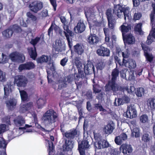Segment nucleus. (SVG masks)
Listing matches in <instances>:
<instances>
[{"label": "nucleus", "instance_id": "39448f33", "mask_svg": "<svg viewBox=\"0 0 155 155\" xmlns=\"http://www.w3.org/2000/svg\"><path fill=\"white\" fill-rule=\"evenodd\" d=\"M27 83V79L23 75H17L15 78L14 83L18 87H25Z\"/></svg>", "mask_w": 155, "mask_h": 155}, {"label": "nucleus", "instance_id": "f257e3e1", "mask_svg": "<svg viewBox=\"0 0 155 155\" xmlns=\"http://www.w3.org/2000/svg\"><path fill=\"white\" fill-rule=\"evenodd\" d=\"M57 117V114L52 110H47L43 115L42 119L43 123L46 127H50L51 125L56 121Z\"/></svg>", "mask_w": 155, "mask_h": 155}, {"label": "nucleus", "instance_id": "c9c22d12", "mask_svg": "<svg viewBox=\"0 0 155 155\" xmlns=\"http://www.w3.org/2000/svg\"><path fill=\"white\" fill-rule=\"evenodd\" d=\"M8 60V57L3 53H0V63L4 64L7 62Z\"/></svg>", "mask_w": 155, "mask_h": 155}, {"label": "nucleus", "instance_id": "e2e57ef3", "mask_svg": "<svg viewBox=\"0 0 155 155\" xmlns=\"http://www.w3.org/2000/svg\"><path fill=\"white\" fill-rule=\"evenodd\" d=\"M25 21H26L27 20H25L22 18H21L20 19V24L23 27H26L27 26V24Z\"/></svg>", "mask_w": 155, "mask_h": 155}, {"label": "nucleus", "instance_id": "864d4df0", "mask_svg": "<svg viewBox=\"0 0 155 155\" xmlns=\"http://www.w3.org/2000/svg\"><path fill=\"white\" fill-rule=\"evenodd\" d=\"M121 98L117 99L115 98L114 102V104L116 106H119L121 104H123Z\"/></svg>", "mask_w": 155, "mask_h": 155}, {"label": "nucleus", "instance_id": "9d476101", "mask_svg": "<svg viewBox=\"0 0 155 155\" xmlns=\"http://www.w3.org/2000/svg\"><path fill=\"white\" fill-rule=\"evenodd\" d=\"M85 29V26L82 20L79 21L74 28V31L76 33H81Z\"/></svg>", "mask_w": 155, "mask_h": 155}, {"label": "nucleus", "instance_id": "09e8293b", "mask_svg": "<svg viewBox=\"0 0 155 155\" xmlns=\"http://www.w3.org/2000/svg\"><path fill=\"white\" fill-rule=\"evenodd\" d=\"M112 12V11L111 9H109L107 10L106 12V15L108 20L114 19Z\"/></svg>", "mask_w": 155, "mask_h": 155}, {"label": "nucleus", "instance_id": "f3484780", "mask_svg": "<svg viewBox=\"0 0 155 155\" xmlns=\"http://www.w3.org/2000/svg\"><path fill=\"white\" fill-rule=\"evenodd\" d=\"M35 67V65L33 63L29 62L20 65L18 69L20 71H21L23 70H30L33 69Z\"/></svg>", "mask_w": 155, "mask_h": 155}, {"label": "nucleus", "instance_id": "423d86ee", "mask_svg": "<svg viewBox=\"0 0 155 155\" xmlns=\"http://www.w3.org/2000/svg\"><path fill=\"white\" fill-rule=\"evenodd\" d=\"M124 115L127 118L132 119L137 116V113L135 107L132 105H130L127 107V110Z\"/></svg>", "mask_w": 155, "mask_h": 155}, {"label": "nucleus", "instance_id": "69168bd1", "mask_svg": "<svg viewBox=\"0 0 155 155\" xmlns=\"http://www.w3.org/2000/svg\"><path fill=\"white\" fill-rule=\"evenodd\" d=\"M54 25L52 24L48 30V33L49 36H52L53 35V31L54 28Z\"/></svg>", "mask_w": 155, "mask_h": 155}, {"label": "nucleus", "instance_id": "e433bc0d", "mask_svg": "<svg viewBox=\"0 0 155 155\" xmlns=\"http://www.w3.org/2000/svg\"><path fill=\"white\" fill-rule=\"evenodd\" d=\"M29 53L31 57L35 60L37 56L35 48H29Z\"/></svg>", "mask_w": 155, "mask_h": 155}, {"label": "nucleus", "instance_id": "5701e85b", "mask_svg": "<svg viewBox=\"0 0 155 155\" xmlns=\"http://www.w3.org/2000/svg\"><path fill=\"white\" fill-rule=\"evenodd\" d=\"M78 135V133L75 130H72L66 132L64 134L65 137L68 138H74Z\"/></svg>", "mask_w": 155, "mask_h": 155}, {"label": "nucleus", "instance_id": "412c9836", "mask_svg": "<svg viewBox=\"0 0 155 155\" xmlns=\"http://www.w3.org/2000/svg\"><path fill=\"white\" fill-rule=\"evenodd\" d=\"M32 106V103H29L25 104H21V106L19 111L21 113H25L27 111L29 110Z\"/></svg>", "mask_w": 155, "mask_h": 155}, {"label": "nucleus", "instance_id": "c85d7f7f", "mask_svg": "<svg viewBox=\"0 0 155 155\" xmlns=\"http://www.w3.org/2000/svg\"><path fill=\"white\" fill-rule=\"evenodd\" d=\"M17 103V101L15 99H12L6 103L8 107L10 110H12L15 106Z\"/></svg>", "mask_w": 155, "mask_h": 155}, {"label": "nucleus", "instance_id": "a19ab883", "mask_svg": "<svg viewBox=\"0 0 155 155\" xmlns=\"http://www.w3.org/2000/svg\"><path fill=\"white\" fill-rule=\"evenodd\" d=\"M12 85L7 84L4 87V90L5 92V96H7L10 92L12 91V88L13 87Z\"/></svg>", "mask_w": 155, "mask_h": 155}, {"label": "nucleus", "instance_id": "37998d69", "mask_svg": "<svg viewBox=\"0 0 155 155\" xmlns=\"http://www.w3.org/2000/svg\"><path fill=\"white\" fill-rule=\"evenodd\" d=\"M140 122L142 123H145L148 121V118L146 114H143L140 117Z\"/></svg>", "mask_w": 155, "mask_h": 155}, {"label": "nucleus", "instance_id": "ddd939ff", "mask_svg": "<svg viewBox=\"0 0 155 155\" xmlns=\"http://www.w3.org/2000/svg\"><path fill=\"white\" fill-rule=\"evenodd\" d=\"M142 46L144 51V54L146 59L150 62H151L153 58V57L152 55L150 52V49L147 46H143L142 45Z\"/></svg>", "mask_w": 155, "mask_h": 155}, {"label": "nucleus", "instance_id": "72a5a7b5", "mask_svg": "<svg viewBox=\"0 0 155 155\" xmlns=\"http://www.w3.org/2000/svg\"><path fill=\"white\" fill-rule=\"evenodd\" d=\"M49 58L47 56L43 55L41 57L38 58L36 60L38 63H42L47 62L48 61Z\"/></svg>", "mask_w": 155, "mask_h": 155}, {"label": "nucleus", "instance_id": "58836bf2", "mask_svg": "<svg viewBox=\"0 0 155 155\" xmlns=\"http://www.w3.org/2000/svg\"><path fill=\"white\" fill-rule=\"evenodd\" d=\"M132 135L133 137H138L140 136V129L137 127L134 128L132 130Z\"/></svg>", "mask_w": 155, "mask_h": 155}, {"label": "nucleus", "instance_id": "7c9ffc66", "mask_svg": "<svg viewBox=\"0 0 155 155\" xmlns=\"http://www.w3.org/2000/svg\"><path fill=\"white\" fill-rule=\"evenodd\" d=\"M75 64L78 69V71L79 73L81 74L83 73V72L81 70L82 68V64L80 62L79 58H76L75 59Z\"/></svg>", "mask_w": 155, "mask_h": 155}, {"label": "nucleus", "instance_id": "774afa93", "mask_svg": "<svg viewBox=\"0 0 155 155\" xmlns=\"http://www.w3.org/2000/svg\"><path fill=\"white\" fill-rule=\"evenodd\" d=\"M142 16L141 14L140 13H135L134 15V19L135 20H139Z\"/></svg>", "mask_w": 155, "mask_h": 155}, {"label": "nucleus", "instance_id": "a211bd4d", "mask_svg": "<svg viewBox=\"0 0 155 155\" xmlns=\"http://www.w3.org/2000/svg\"><path fill=\"white\" fill-rule=\"evenodd\" d=\"M121 152L124 153V155H127V152L128 153H130L132 151V149L131 146L130 145L123 144L121 145L120 148Z\"/></svg>", "mask_w": 155, "mask_h": 155}, {"label": "nucleus", "instance_id": "4d7b16f0", "mask_svg": "<svg viewBox=\"0 0 155 155\" xmlns=\"http://www.w3.org/2000/svg\"><path fill=\"white\" fill-rule=\"evenodd\" d=\"M27 15L33 21H35L37 20V17L30 12L27 13Z\"/></svg>", "mask_w": 155, "mask_h": 155}, {"label": "nucleus", "instance_id": "6ab92c4d", "mask_svg": "<svg viewBox=\"0 0 155 155\" xmlns=\"http://www.w3.org/2000/svg\"><path fill=\"white\" fill-rule=\"evenodd\" d=\"M121 77L127 79L128 77L130 79H132L134 77V71H130L129 74H128V72L126 69H124L122 70L120 72Z\"/></svg>", "mask_w": 155, "mask_h": 155}, {"label": "nucleus", "instance_id": "4c0bfd02", "mask_svg": "<svg viewBox=\"0 0 155 155\" xmlns=\"http://www.w3.org/2000/svg\"><path fill=\"white\" fill-rule=\"evenodd\" d=\"M147 105L149 108L153 110L155 109V99H151L149 100Z\"/></svg>", "mask_w": 155, "mask_h": 155}, {"label": "nucleus", "instance_id": "603ef678", "mask_svg": "<svg viewBox=\"0 0 155 155\" xmlns=\"http://www.w3.org/2000/svg\"><path fill=\"white\" fill-rule=\"evenodd\" d=\"M7 144L4 139L2 137H0V147L5 148Z\"/></svg>", "mask_w": 155, "mask_h": 155}, {"label": "nucleus", "instance_id": "f704fd0d", "mask_svg": "<svg viewBox=\"0 0 155 155\" xmlns=\"http://www.w3.org/2000/svg\"><path fill=\"white\" fill-rule=\"evenodd\" d=\"M12 30L10 29H8L5 30L2 32L3 36L6 38H8L11 37L12 35Z\"/></svg>", "mask_w": 155, "mask_h": 155}, {"label": "nucleus", "instance_id": "4468645a", "mask_svg": "<svg viewBox=\"0 0 155 155\" xmlns=\"http://www.w3.org/2000/svg\"><path fill=\"white\" fill-rule=\"evenodd\" d=\"M114 129V125L113 122L110 123L104 126L103 131L106 134H109L112 133Z\"/></svg>", "mask_w": 155, "mask_h": 155}, {"label": "nucleus", "instance_id": "c756f323", "mask_svg": "<svg viewBox=\"0 0 155 155\" xmlns=\"http://www.w3.org/2000/svg\"><path fill=\"white\" fill-rule=\"evenodd\" d=\"M14 122L15 125L19 126L23 125L25 123L24 119L21 117H19L16 119L14 120Z\"/></svg>", "mask_w": 155, "mask_h": 155}, {"label": "nucleus", "instance_id": "a18cd8bd", "mask_svg": "<svg viewBox=\"0 0 155 155\" xmlns=\"http://www.w3.org/2000/svg\"><path fill=\"white\" fill-rule=\"evenodd\" d=\"M64 32V35H65V36L67 38V41L68 42V45L70 48V50H71V57L73 56V55L72 54V51L71 49V48H72V42L70 41V38H69V36L68 35V34H66L65 31Z\"/></svg>", "mask_w": 155, "mask_h": 155}, {"label": "nucleus", "instance_id": "aec40b11", "mask_svg": "<svg viewBox=\"0 0 155 155\" xmlns=\"http://www.w3.org/2000/svg\"><path fill=\"white\" fill-rule=\"evenodd\" d=\"M25 127H20L19 129H14L12 131H9L8 133V137L11 139H12L14 137L18 136L21 134L19 133L20 129H24Z\"/></svg>", "mask_w": 155, "mask_h": 155}, {"label": "nucleus", "instance_id": "bf43d9fd", "mask_svg": "<svg viewBox=\"0 0 155 155\" xmlns=\"http://www.w3.org/2000/svg\"><path fill=\"white\" fill-rule=\"evenodd\" d=\"M5 80V73L0 70V81H4Z\"/></svg>", "mask_w": 155, "mask_h": 155}, {"label": "nucleus", "instance_id": "4be33fe9", "mask_svg": "<svg viewBox=\"0 0 155 155\" xmlns=\"http://www.w3.org/2000/svg\"><path fill=\"white\" fill-rule=\"evenodd\" d=\"M74 50L78 55H81L84 52V46L81 44H77L74 46Z\"/></svg>", "mask_w": 155, "mask_h": 155}, {"label": "nucleus", "instance_id": "9b49d317", "mask_svg": "<svg viewBox=\"0 0 155 155\" xmlns=\"http://www.w3.org/2000/svg\"><path fill=\"white\" fill-rule=\"evenodd\" d=\"M97 53L100 56H109L110 54V51L107 48L101 46L97 51Z\"/></svg>", "mask_w": 155, "mask_h": 155}, {"label": "nucleus", "instance_id": "473e14b6", "mask_svg": "<svg viewBox=\"0 0 155 155\" xmlns=\"http://www.w3.org/2000/svg\"><path fill=\"white\" fill-rule=\"evenodd\" d=\"M89 146L88 142L87 140H84L82 141L80 143H79L78 148H83L85 149L88 148Z\"/></svg>", "mask_w": 155, "mask_h": 155}, {"label": "nucleus", "instance_id": "f03ea898", "mask_svg": "<svg viewBox=\"0 0 155 155\" xmlns=\"http://www.w3.org/2000/svg\"><path fill=\"white\" fill-rule=\"evenodd\" d=\"M130 8L128 7H125L118 4L115 6L114 9V12L119 18H120L124 15V18L126 21L130 20L131 19V16L129 12Z\"/></svg>", "mask_w": 155, "mask_h": 155}, {"label": "nucleus", "instance_id": "f8f14e48", "mask_svg": "<svg viewBox=\"0 0 155 155\" xmlns=\"http://www.w3.org/2000/svg\"><path fill=\"white\" fill-rule=\"evenodd\" d=\"M123 40L124 43L128 44H133L135 41V38L131 34H129L123 36Z\"/></svg>", "mask_w": 155, "mask_h": 155}, {"label": "nucleus", "instance_id": "13d9d810", "mask_svg": "<svg viewBox=\"0 0 155 155\" xmlns=\"http://www.w3.org/2000/svg\"><path fill=\"white\" fill-rule=\"evenodd\" d=\"M114 141L117 144L120 145L121 144L123 141L122 140L121 137L119 136L115 137Z\"/></svg>", "mask_w": 155, "mask_h": 155}, {"label": "nucleus", "instance_id": "8fccbe9b", "mask_svg": "<svg viewBox=\"0 0 155 155\" xmlns=\"http://www.w3.org/2000/svg\"><path fill=\"white\" fill-rule=\"evenodd\" d=\"M142 140L145 142H149L150 140V137L147 134H145L142 137Z\"/></svg>", "mask_w": 155, "mask_h": 155}, {"label": "nucleus", "instance_id": "bb28decb", "mask_svg": "<svg viewBox=\"0 0 155 155\" xmlns=\"http://www.w3.org/2000/svg\"><path fill=\"white\" fill-rule=\"evenodd\" d=\"M73 148V143L70 141H66L65 144L63 146V149L65 151H70Z\"/></svg>", "mask_w": 155, "mask_h": 155}, {"label": "nucleus", "instance_id": "5fc2aeb1", "mask_svg": "<svg viewBox=\"0 0 155 155\" xmlns=\"http://www.w3.org/2000/svg\"><path fill=\"white\" fill-rule=\"evenodd\" d=\"M95 107L96 109L99 110L100 111H102L104 112H106V110L104 109L101 104H96L95 105Z\"/></svg>", "mask_w": 155, "mask_h": 155}, {"label": "nucleus", "instance_id": "ea45409f", "mask_svg": "<svg viewBox=\"0 0 155 155\" xmlns=\"http://www.w3.org/2000/svg\"><path fill=\"white\" fill-rule=\"evenodd\" d=\"M19 92L22 101H26L28 98V95L25 91L24 90H20Z\"/></svg>", "mask_w": 155, "mask_h": 155}, {"label": "nucleus", "instance_id": "79ce46f5", "mask_svg": "<svg viewBox=\"0 0 155 155\" xmlns=\"http://www.w3.org/2000/svg\"><path fill=\"white\" fill-rule=\"evenodd\" d=\"M144 90L142 87L137 88L136 91L135 92V94L138 97H141L144 94Z\"/></svg>", "mask_w": 155, "mask_h": 155}, {"label": "nucleus", "instance_id": "a878e982", "mask_svg": "<svg viewBox=\"0 0 155 155\" xmlns=\"http://www.w3.org/2000/svg\"><path fill=\"white\" fill-rule=\"evenodd\" d=\"M121 88L120 90L118 89L117 91L119 90H123V91H127V93L130 94L134 95L135 93V88L133 86H130L129 87H125L122 88L121 87Z\"/></svg>", "mask_w": 155, "mask_h": 155}, {"label": "nucleus", "instance_id": "b1692460", "mask_svg": "<svg viewBox=\"0 0 155 155\" xmlns=\"http://www.w3.org/2000/svg\"><path fill=\"white\" fill-rule=\"evenodd\" d=\"M120 29L122 32V36H123L126 33L131 29V26L130 25L124 23L120 27Z\"/></svg>", "mask_w": 155, "mask_h": 155}, {"label": "nucleus", "instance_id": "052dcab7", "mask_svg": "<svg viewBox=\"0 0 155 155\" xmlns=\"http://www.w3.org/2000/svg\"><path fill=\"white\" fill-rule=\"evenodd\" d=\"M152 7L153 8V12L150 15L151 21L152 23H153L154 19V14H155V4H152Z\"/></svg>", "mask_w": 155, "mask_h": 155}, {"label": "nucleus", "instance_id": "cd10ccee", "mask_svg": "<svg viewBox=\"0 0 155 155\" xmlns=\"http://www.w3.org/2000/svg\"><path fill=\"white\" fill-rule=\"evenodd\" d=\"M73 80V78L70 76H68L65 78V81L60 82L59 86L61 87H66L68 84L70 83Z\"/></svg>", "mask_w": 155, "mask_h": 155}, {"label": "nucleus", "instance_id": "6e6d98bb", "mask_svg": "<svg viewBox=\"0 0 155 155\" xmlns=\"http://www.w3.org/2000/svg\"><path fill=\"white\" fill-rule=\"evenodd\" d=\"M105 65L104 62L100 61L97 64L96 68L97 69L102 70L104 68Z\"/></svg>", "mask_w": 155, "mask_h": 155}, {"label": "nucleus", "instance_id": "49530a36", "mask_svg": "<svg viewBox=\"0 0 155 155\" xmlns=\"http://www.w3.org/2000/svg\"><path fill=\"white\" fill-rule=\"evenodd\" d=\"M45 101L42 99H39L37 101V104L38 108H41L45 104Z\"/></svg>", "mask_w": 155, "mask_h": 155}, {"label": "nucleus", "instance_id": "0eeeda50", "mask_svg": "<svg viewBox=\"0 0 155 155\" xmlns=\"http://www.w3.org/2000/svg\"><path fill=\"white\" fill-rule=\"evenodd\" d=\"M43 7L42 3L40 1H35L29 5L30 9L35 13L40 10Z\"/></svg>", "mask_w": 155, "mask_h": 155}, {"label": "nucleus", "instance_id": "3c124183", "mask_svg": "<svg viewBox=\"0 0 155 155\" xmlns=\"http://www.w3.org/2000/svg\"><path fill=\"white\" fill-rule=\"evenodd\" d=\"M8 129V126L5 124L0 125V134L4 132Z\"/></svg>", "mask_w": 155, "mask_h": 155}, {"label": "nucleus", "instance_id": "de8ad7c7", "mask_svg": "<svg viewBox=\"0 0 155 155\" xmlns=\"http://www.w3.org/2000/svg\"><path fill=\"white\" fill-rule=\"evenodd\" d=\"M108 27L111 29H113L115 26V21L114 19L108 20Z\"/></svg>", "mask_w": 155, "mask_h": 155}, {"label": "nucleus", "instance_id": "1a4fd4ad", "mask_svg": "<svg viewBox=\"0 0 155 155\" xmlns=\"http://www.w3.org/2000/svg\"><path fill=\"white\" fill-rule=\"evenodd\" d=\"M54 48L58 51H61L65 50V44L60 40H57L55 42Z\"/></svg>", "mask_w": 155, "mask_h": 155}, {"label": "nucleus", "instance_id": "680f3d73", "mask_svg": "<svg viewBox=\"0 0 155 155\" xmlns=\"http://www.w3.org/2000/svg\"><path fill=\"white\" fill-rule=\"evenodd\" d=\"M153 37L149 34L147 37L146 43L148 45L150 44L153 41Z\"/></svg>", "mask_w": 155, "mask_h": 155}, {"label": "nucleus", "instance_id": "2f4dec72", "mask_svg": "<svg viewBox=\"0 0 155 155\" xmlns=\"http://www.w3.org/2000/svg\"><path fill=\"white\" fill-rule=\"evenodd\" d=\"M117 53L119 56H121L122 55L123 58V59L124 58H127L130 54L128 50H127L126 51L122 52L119 49L117 50Z\"/></svg>", "mask_w": 155, "mask_h": 155}, {"label": "nucleus", "instance_id": "6e6552de", "mask_svg": "<svg viewBox=\"0 0 155 155\" xmlns=\"http://www.w3.org/2000/svg\"><path fill=\"white\" fill-rule=\"evenodd\" d=\"M9 56L11 59L14 61L22 62L25 59V57L22 54L17 52L11 54Z\"/></svg>", "mask_w": 155, "mask_h": 155}, {"label": "nucleus", "instance_id": "393cba45", "mask_svg": "<svg viewBox=\"0 0 155 155\" xmlns=\"http://www.w3.org/2000/svg\"><path fill=\"white\" fill-rule=\"evenodd\" d=\"M84 72L86 74L89 73L92 71H94V68L93 64L91 62L84 65Z\"/></svg>", "mask_w": 155, "mask_h": 155}, {"label": "nucleus", "instance_id": "20e7f679", "mask_svg": "<svg viewBox=\"0 0 155 155\" xmlns=\"http://www.w3.org/2000/svg\"><path fill=\"white\" fill-rule=\"evenodd\" d=\"M118 63L120 66H125L130 68H134L136 67L135 61L132 59H129L127 61L123 59L122 63L120 59H117L116 62Z\"/></svg>", "mask_w": 155, "mask_h": 155}, {"label": "nucleus", "instance_id": "2eb2a0df", "mask_svg": "<svg viewBox=\"0 0 155 155\" xmlns=\"http://www.w3.org/2000/svg\"><path fill=\"white\" fill-rule=\"evenodd\" d=\"M99 38L95 34H91L88 38V43L92 45H96L99 41Z\"/></svg>", "mask_w": 155, "mask_h": 155}, {"label": "nucleus", "instance_id": "0e129e2a", "mask_svg": "<svg viewBox=\"0 0 155 155\" xmlns=\"http://www.w3.org/2000/svg\"><path fill=\"white\" fill-rule=\"evenodd\" d=\"M121 98L123 101L122 103L123 104L124 103H128L130 101L129 98L127 96H124Z\"/></svg>", "mask_w": 155, "mask_h": 155}, {"label": "nucleus", "instance_id": "7ed1b4c3", "mask_svg": "<svg viewBox=\"0 0 155 155\" xmlns=\"http://www.w3.org/2000/svg\"><path fill=\"white\" fill-rule=\"evenodd\" d=\"M117 65V64H116ZM116 68L114 69L112 72V78L111 81L109 82L108 84L105 86V90L106 91H109L112 90L113 91H116L118 89L120 90L121 88V86H118L115 83V81L117 77L118 76L119 71Z\"/></svg>", "mask_w": 155, "mask_h": 155}, {"label": "nucleus", "instance_id": "c03bdc74", "mask_svg": "<svg viewBox=\"0 0 155 155\" xmlns=\"http://www.w3.org/2000/svg\"><path fill=\"white\" fill-rule=\"evenodd\" d=\"M142 24L139 23L137 24L135 27L134 30L135 31H137L140 34L142 35L143 34L141 30V27Z\"/></svg>", "mask_w": 155, "mask_h": 155}, {"label": "nucleus", "instance_id": "338daca9", "mask_svg": "<svg viewBox=\"0 0 155 155\" xmlns=\"http://www.w3.org/2000/svg\"><path fill=\"white\" fill-rule=\"evenodd\" d=\"M40 39V38L39 37H36L35 39H32L31 40V42L32 44L34 45L38 42Z\"/></svg>", "mask_w": 155, "mask_h": 155}, {"label": "nucleus", "instance_id": "dca6fc26", "mask_svg": "<svg viewBox=\"0 0 155 155\" xmlns=\"http://www.w3.org/2000/svg\"><path fill=\"white\" fill-rule=\"evenodd\" d=\"M95 146L97 148L101 149L102 148H105L109 146V144L108 142L105 140H101L97 142L95 144Z\"/></svg>", "mask_w": 155, "mask_h": 155}]
</instances>
